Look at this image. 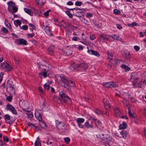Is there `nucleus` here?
Instances as JSON below:
<instances>
[{"mask_svg": "<svg viewBox=\"0 0 146 146\" xmlns=\"http://www.w3.org/2000/svg\"><path fill=\"white\" fill-rule=\"evenodd\" d=\"M103 102L104 108L106 110H108L110 107L108 100L106 98H104L103 100Z\"/></svg>", "mask_w": 146, "mask_h": 146, "instance_id": "4468645a", "label": "nucleus"}, {"mask_svg": "<svg viewBox=\"0 0 146 146\" xmlns=\"http://www.w3.org/2000/svg\"><path fill=\"white\" fill-rule=\"evenodd\" d=\"M60 76L61 79L60 83L61 86L66 88L68 89V80H67L66 76L63 74H61Z\"/></svg>", "mask_w": 146, "mask_h": 146, "instance_id": "f03ea898", "label": "nucleus"}, {"mask_svg": "<svg viewBox=\"0 0 146 146\" xmlns=\"http://www.w3.org/2000/svg\"><path fill=\"white\" fill-rule=\"evenodd\" d=\"M35 146H41V143L39 141H36L35 142Z\"/></svg>", "mask_w": 146, "mask_h": 146, "instance_id": "5fc2aeb1", "label": "nucleus"}, {"mask_svg": "<svg viewBox=\"0 0 146 146\" xmlns=\"http://www.w3.org/2000/svg\"><path fill=\"white\" fill-rule=\"evenodd\" d=\"M4 117L6 122L7 123L10 124L12 122V121L10 120L11 117L9 114H6L5 115Z\"/></svg>", "mask_w": 146, "mask_h": 146, "instance_id": "f3484780", "label": "nucleus"}, {"mask_svg": "<svg viewBox=\"0 0 146 146\" xmlns=\"http://www.w3.org/2000/svg\"><path fill=\"white\" fill-rule=\"evenodd\" d=\"M13 81L11 80H8L7 81L6 88L11 91H13L15 90Z\"/></svg>", "mask_w": 146, "mask_h": 146, "instance_id": "6e6552de", "label": "nucleus"}, {"mask_svg": "<svg viewBox=\"0 0 146 146\" xmlns=\"http://www.w3.org/2000/svg\"><path fill=\"white\" fill-rule=\"evenodd\" d=\"M69 26H70V28L73 30L76 29L77 28V27H74L71 25H69Z\"/></svg>", "mask_w": 146, "mask_h": 146, "instance_id": "69168bd1", "label": "nucleus"}, {"mask_svg": "<svg viewBox=\"0 0 146 146\" xmlns=\"http://www.w3.org/2000/svg\"><path fill=\"white\" fill-rule=\"evenodd\" d=\"M12 99V96H9L6 98V100L9 102H11Z\"/></svg>", "mask_w": 146, "mask_h": 146, "instance_id": "13d9d810", "label": "nucleus"}, {"mask_svg": "<svg viewBox=\"0 0 146 146\" xmlns=\"http://www.w3.org/2000/svg\"><path fill=\"white\" fill-rule=\"evenodd\" d=\"M42 111L40 110H37L35 111V116L36 118L39 121L42 120Z\"/></svg>", "mask_w": 146, "mask_h": 146, "instance_id": "f8f14e48", "label": "nucleus"}, {"mask_svg": "<svg viewBox=\"0 0 146 146\" xmlns=\"http://www.w3.org/2000/svg\"><path fill=\"white\" fill-rule=\"evenodd\" d=\"M138 77L137 74L132 75L131 78V81L133 83L134 86H136L138 81Z\"/></svg>", "mask_w": 146, "mask_h": 146, "instance_id": "9b49d317", "label": "nucleus"}, {"mask_svg": "<svg viewBox=\"0 0 146 146\" xmlns=\"http://www.w3.org/2000/svg\"><path fill=\"white\" fill-rule=\"evenodd\" d=\"M47 72L44 71L43 72H40L39 73V74L40 75H41L42 76H43V77L44 78H45L46 77V76H47Z\"/></svg>", "mask_w": 146, "mask_h": 146, "instance_id": "37998d69", "label": "nucleus"}, {"mask_svg": "<svg viewBox=\"0 0 146 146\" xmlns=\"http://www.w3.org/2000/svg\"><path fill=\"white\" fill-rule=\"evenodd\" d=\"M95 112L98 115H100L102 114H104L105 115H106V112L102 111L100 109L97 108L94 110Z\"/></svg>", "mask_w": 146, "mask_h": 146, "instance_id": "a211bd4d", "label": "nucleus"}, {"mask_svg": "<svg viewBox=\"0 0 146 146\" xmlns=\"http://www.w3.org/2000/svg\"><path fill=\"white\" fill-rule=\"evenodd\" d=\"M93 14L92 13H88L86 14V16L88 18H90L92 17Z\"/></svg>", "mask_w": 146, "mask_h": 146, "instance_id": "680f3d73", "label": "nucleus"}, {"mask_svg": "<svg viewBox=\"0 0 146 146\" xmlns=\"http://www.w3.org/2000/svg\"><path fill=\"white\" fill-rule=\"evenodd\" d=\"M110 37L114 39L118 40L119 36L118 35H114L113 36H111Z\"/></svg>", "mask_w": 146, "mask_h": 146, "instance_id": "79ce46f5", "label": "nucleus"}, {"mask_svg": "<svg viewBox=\"0 0 146 146\" xmlns=\"http://www.w3.org/2000/svg\"><path fill=\"white\" fill-rule=\"evenodd\" d=\"M113 13L116 15L119 14L120 13V11L117 9H115L114 10Z\"/></svg>", "mask_w": 146, "mask_h": 146, "instance_id": "8fccbe9b", "label": "nucleus"}, {"mask_svg": "<svg viewBox=\"0 0 146 146\" xmlns=\"http://www.w3.org/2000/svg\"><path fill=\"white\" fill-rule=\"evenodd\" d=\"M15 44L18 45H25L27 44V41L23 38L17 39L15 41Z\"/></svg>", "mask_w": 146, "mask_h": 146, "instance_id": "9d476101", "label": "nucleus"}, {"mask_svg": "<svg viewBox=\"0 0 146 146\" xmlns=\"http://www.w3.org/2000/svg\"><path fill=\"white\" fill-rule=\"evenodd\" d=\"M44 87L45 89L47 90H48L50 88V87L48 84H47L46 83L44 85Z\"/></svg>", "mask_w": 146, "mask_h": 146, "instance_id": "bf43d9fd", "label": "nucleus"}, {"mask_svg": "<svg viewBox=\"0 0 146 146\" xmlns=\"http://www.w3.org/2000/svg\"><path fill=\"white\" fill-rule=\"evenodd\" d=\"M78 64L73 63L70 66V68L72 70L76 69L78 70Z\"/></svg>", "mask_w": 146, "mask_h": 146, "instance_id": "b1692460", "label": "nucleus"}, {"mask_svg": "<svg viewBox=\"0 0 146 146\" xmlns=\"http://www.w3.org/2000/svg\"><path fill=\"white\" fill-rule=\"evenodd\" d=\"M87 52L90 55H93L95 56L99 57L100 56V54L97 51L93 50H88Z\"/></svg>", "mask_w": 146, "mask_h": 146, "instance_id": "2eb2a0df", "label": "nucleus"}, {"mask_svg": "<svg viewBox=\"0 0 146 146\" xmlns=\"http://www.w3.org/2000/svg\"><path fill=\"white\" fill-rule=\"evenodd\" d=\"M90 39L92 40L96 38L95 36L93 34H91L90 35Z\"/></svg>", "mask_w": 146, "mask_h": 146, "instance_id": "6e6d98bb", "label": "nucleus"}, {"mask_svg": "<svg viewBox=\"0 0 146 146\" xmlns=\"http://www.w3.org/2000/svg\"><path fill=\"white\" fill-rule=\"evenodd\" d=\"M56 123L57 129L60 131L64 132L65 129L64 123L62 121H59L58 120H56Z\"/></svg>", "mask_w": 146, "mask_h": 146, "instance_id": "20e7f679", "label": "nucleus"}, {"mask_svg": "<svg viewBox=\"0 0 146 146\" xmlns=\"http://www.w3.org/2000/svg\"><path fill=\"white\" fill-rule=\"evenodd\" d=\"M5 26L8 27L9 29H11L12 28L10 23L8 21L6 20L5 21Z\"/></svg>", "mask_w": 146, "mask_h": 146, "instance_id": "2f4dec72", "label": "nucleus"}, {"mask_svg": "<svg viewBox=\"0 0 146 146\" xmlns=\"http://www.w3.org/2000/svg\"><path fill=\"white\" fill-rule=\"evenodd\" d=\"M95 126L98 128L102 129L103 128L101 122L99 120H98L97 122L95 123Z\"/></svg>", "mask_w": 146, "mask_h": 146, "instance_id": "5701e85b", "label": "nucleus"}, {"mask_svg": "<svg viewBox=\"0 0 146 146\" xmlns=\"http://www.w3.org/2000/svg\"><path fill=\"white\" fill-rule=\"evenodd\" d=\"M127 127L126 123L124 122H123L121 124L119 125V128L120 129H124Z\"/></svg>", "mask_w": 146, "mask_h": 146, "instance_id": "bb28decb", "label": "nucleus"}, {"mask_svg": "<svg viewBox=\"0 0 146 146\" xmlns=\"http://www.w3.org/2000/svg\"><path fill=\"white\" fill-rule=\"evenodd\" d=\"M121 67L124 69L126 71H129L130 69V68L129 67L124 64L122 65L121 66Z\"/></svg>", "mask_w": 146, "mask_h": 146, "instance_id": "72a5a7b5", "label": "nucleus"}, {"mask_svg": "<svg viewBox=\"0 0 146 146\" xmlns=\"http://www.w3.org/2000/svg\"><path fill=\"white\" fill-rule=\"evenodd\" d=\"M26 111L27 112L26 113L28 115V117L32 118L33 117V114L31 111Z\"/></svg>", "mask_w": 146, "mask_h": 146, "instance_id": "e433bc0d", "label": "nucleus"}, {"mask_svg": "<svg viewBox=\"0 0 146 146\" xmlns=\"http://www.w3.org/2000/svg\"><path fill=\"white\" fill-rule=\"evenodd\" d=\"M125 57L126 60L127 61H131V55L129 52H128L125 55Z\"/></svg>", "mask_w": 146, "mask_h": 146, "instance_id": "cd10ccee", "label": "nucleus"}, {"mask_svg": "<svg viewBox=\"0 0 146 146\" xmlns=\"http://www.w3.org/2000/svg\"><path fill=\"white\" fill-rule=\"evenodd\" d=\"M128 114H129V117H131V118H134V117L133 115L131 113V111L130 110V108H128Z\"/></svg>", "mask_w": 146, "mask_h": 146, "instance_id": "ea45409f", "label": "nucleus"}, {"mask_svg": "<svg viewBox=\"0 0 146 146\" xmlns=\"http://www.w3.org/2000/svg\"><path fill=\"white\" fill-rule=\"evenodd\" d=\"M120 134L122 135L123 138L125 139L127 137L128 133L127 131L123 130L120 132Z\"/></svg>", "mask_w": 146, "mask_h": 146, "instance_id": "412c9836", "label": "nucleus"}, {"mask_svg": "<svg viewBox=\"0 0 146 146\" xmlns=\"http://www.w3.org/2000/svg\"><path fill=\"white\" fill-rule=\"evenodd\" d=\"M44 29L46 33L48 35L51 36L53 35V34L51 31L50 30L49 27L44 28Z\"/></svg>", "mask_w": 146, "mask_h": 146, "instance_id": "6ab92c4d", "label": "nucleus"}, {"mask_svg": "<svg viewBox=\"0 0 146 146\" xmlns=\"http://www.w3.org/2000/svg\"><path fill=\"white\" fill-rule=\"evenodd\" d=\"M12 10H13V11H12V13H15L17 12L18 10V8L17 7L15 6L14 7L12 8Z\"/></svg>", "mask_w": 146, "mask_h": 146, "instance_id": "49530a36", "label": "nucleus"}, {"mask_svg": "<svg viewBox=\"0 0 146 146\" xmlns=\"http://www.w3.org/2000/svg\"><path fill=\"white\" fill-rule=\"evenodd\" d=\"M80 38L78 37L74 36L72 38V41H77L80 40Z\"/></svg>", "mask_w": 146, "mask_h": 146, "instance_id": "603ef678", "label": "nucleus"}, {"mask_svg": "<svg viewBox=\"0 0 146 146\" xmlns=\"http://www.w3.org/2000/svg\"><path fill=\"white\" fill-rule=\"evenodd\" d=\"M1 66L3 70L7 72L11 71L13 69L12 66H11L6 62H4L1 64Z\"/></svg>", "mask_w": 146, "mask_h": 146, "instance_id": "7ed1b4c3", "label": "nucleus"}, {"mask_svg": "<svg viewBox=\"0 0 146 146\" xmlns=\"http://www.w3.org/2000/svg\"><path fill=\"white\" fill-rule=\"evenodd\" d=\"M1 32L4 34H7L8 32V30L5 27H3L1 29Z\"/></svg>", "mask_w": 146, "mask_h": 146, "instance_id": "7c9ffc66", "label": "nucleus"}, {"mask_svg": "<svg viewBox=\"0 0 146 146\" xmlns=\"http://www.w3.org/2000/svg\"><path fill=\"white\" fill-rule=\"evenodd\" d=\"M24 10L26 13L29 14H30L31 13V10L29 9L25 8L24 9Z\"/></svg>", "mask_w": 146, "mask_h": 146, "instance_id": "de8ad7c7", "label": "nucleus"}, {"mask_svg": "<svg viewBox=\"0 0 146 146\" xmlns=\"http://www.w3.org/2000/svg\"><path fill=\"white\" fill-rule=\"evenodd\" d=\"M134 48L136 51H139V50L140 48L138 46H134Z\"/></svg>", "mask_w": 146, "mask_h": 146, "instance_id": "774afa93", "label": "nucleus"}, {"mask_svg": "<svg viewBox=\"0 0 146 146\" xmlns=\"http://www.w3.org/2000/svg\"><path fill=\"white\" fill-rule=\"evenodd\" d=\"M145 83H146V80H144L143 81L142 80L140 82H138L137 83V85L135 86L136 87H138L141 88L143 86V85Z\"/></svg>", "mask_w": 146, "mask_h": 146, "instance_id": "aec40b11", "label": "nucleus"}, {"mask_svg": "<svg viewBox=\"0 0 146 146\" xmlns=\"http://www.w3.org/2000/svg\"><path fill=\"white\" fill-rule=\"evenodd\" d=\"M96 136L100 141L105 143H109L111 139L109 136L106 134L104 135L103 134H98Z\"/></svg>", "mask_w": 146, "mask_h": 146, "instance_id": "f257e3e1", "label": "nucleus"}, {"mask_svg": "<svg viewBox=\"0 0 146 146\" xmlns=\"http://www.w3.org/2000/svg\"><path fill=\"white\" fill-rule=\"evenodd\" d=\"M48 54L51 56H52L54 53V47L53 45H51L48 49Z\"/></svg>", "mask_w": 146, "mask_h": 146, "instance_id": "dca6fc26", "label": "nucleus"}, {"mask_svg": "<svg viewBox=\"0 0 146 146\" xmlns=\"http://www.w3.org/2000/svg\"><path fill=\"white\" fill-rule=\"evenodd\" d=\"M84 125L85 127L87 128H93V126L92 125L90 124L88 121H86Z\"/></svg>", "mask_w": 146, "mask_h": 146, "instance_id": "393cba45", "label": "nucleus"}, {"mask_svg": "<svg viewBox=\"0 0 146 146\" xmlns=\"http://www.w3.org/2000/svg\"><path fill=\"white\" fill-rule=\"evenodd\" d=\"M82 4V2L81 1H76L75 3V5L77 6H80Z\"/></svg>", "mask_w": 146, "mask_h": 146, "instance_id": "864d4df0", "label": "nucleus"}, {"mask_svg": "<svg viewBox=\"0 0 146 146\" xmlns=\"http://www.w3.org/2000/svg\"><path fill=\"white\" fill-rule=\"evenodd\" d=\"M13 59L15 61V63L17 64H19V58L17 57L14 56V57Z\"/></svg>", "mask_w": 146, "mask_h": 146, "instance_id": "4c0bfd02", "label": "nucleus"}, {"mask_svg": "<svg viewBox=\"0 0 146 146\" xmlns=\"http://www.w3.org/2000/svg\"><path fill=\"white\" fill-rule=\"evenodd\" d=\"M7 3L8 6L7 9L8 11L13 13L12 10L11 8L15 5V3L11 1H10L8 2Z\"/></svg>", "mask_w": 146, "mask_h": 146, "instance_id": "ddd939ff", "label": "nucleus"}, {"mask_svg": "<svg viewBox=\"0 0 146 146\" xmlns=\"http://www.w3.org/2000/svg\"><path fill=\"white\" fill-rule=\"evenodd\" d=\"M102 84L104 86L107 88H116L118 86V84L117 83L113 82H104Z\"/></svg>", "mask_w": 146, "mask_h": 146, "instance_id": "39448f33", "label": "nucleus"}, {"mask_svg": "<svg viewBox=\"0 0 146 146\" xmlns=\"http://www.w3.org/2000/svg\"><path fill=\"white\" fill-rule=\"evenodd\" d=\"M100 38L101 39H103V40H108V38H107V35L104 33L101 34L100 35Z\"/></svg>", "mask_w": 146, "mask_h": 146, "instance_id": "a878e982", "label": "nucleus"}, {"mask_svg": "<svg viewBox=\"0 0 146 146\" xmlns=\"http://www.w3.org/2000/svg\"><path fill=\"white\" fill-rule=\"evenodd\" d=\"M65 12L70 18H72V15L71 13H70V11H65Z\"/></svg>", "mask_w": 146, "mask_h": 146, "instance_id": "a19ab883", "label": "nucleus"}, {"mask_svg": "<svg viewBox=\"0 0 146 146\" xmlns=\"http://www.w3.org/2000/svg\"><path fill=\"white\" fill-rule=\"evenodd\" d=\"M59 95L61 99L64 101L65 103H66V101L68 100L71 101L70 98L66 95L63 91H60L59 92Z\"/></svg>", "mask_w": 146, "mask_h": 146, "instance_id": "423d86ee", "label": "nucleus"}, {"mask_svg": "<svg viewBox=\"0 0 146 146\" xmlns=\"http://www.w3.org/2000/svg\"><path fill=\"white\" fill-rule=\"evenodd\" d=\"M114 112L118 115H119L120 114V112L119 110L117 108H115L114 110Z\"/></svg>", "mask_w": 146, "mask_h": 146, "instance_id": "c03bdc74", "label": "nucleus"}, {"mask_svg": "<svg viewBox=\"0 0 146 146\" xmlns=\"http://www.w3.org/2000/svg\"><path fill=\"white\" fill-rule=\"evenodd\" d=\"M108 57V58L111 60L112 58L113 54L111 52H110L108 51L107 52Z\"/></svg>", "mask_w": 146, "mask_h": 146, "instance_id": "c9c22d12", "label": "nucleus"}, {"mask_svg": "<svg viewBox=\"0 0 146 146\" xmlns=\"http://www.w3.org/2000/svg\"><path fill=\"white\" fill-rule=\"evenodd\" d=\"M68 88H69V86H70L71 87H74V86L75 85L74 82L72 80H68Z\"/></svg>", "mask_w": 146, "mask_h": 146, "instance_id": "c756f323", "label": "nucleus"}, {"mask_svg": "<svg viewBox=\"0 0 146 146\" xmlns=\"http://www.w3.org/2000/svg\"><path fill=\"white\" fill-rule=\"evenodd\" d=\"M28 125L29 126H31V127H35V129H36L37 126L35 125L34 124H33L31 123H28Z\"/></svg>", "mask_w": 146, "mask_h": 146, "instance_id": "09e8293b", "label": "nucleus"}, {"mask_svg": "<svg viewBox=\"0 0 146 146\" xmlns=\"http://www.w3.org/2000/svg\"><path fill=\"white\" fill-rule=\"evenodd\" d=\"M64 141L66 143H68L70 141V139L69 137H66L64 139Z\"/></svg>", "mask_w": 146, "mask_h": 146, "instance_id": "052dcab7", "label": "nucleus"}, {"mask_svg": "<svg viewBox=\"0 0 146 146\" xmlns=\"http://www.w3.org/2000/svg\"><path fill=\"white\" fill-rule=\"evenodd\" d=\"M14 23L16 27H18V25L20 26L21 22V21L19 20H17L14 21Z\"/></svg>", "mask_w": 146, "mask_h": 146, "instance_id": "473e14b6", "label": "nucleus"}, {"mask_svg": "<svg viewBox=\"0 0 146 146\" xmlns=\"http://www.w3.org/2000/svg\"><path fill=\"white\" fill-rule=\"evenodd\" d=\"M82 21L86 25H89V22L87 20H86L84 18H82Z\"/></svg>", "mask_w": 146, "mask_h": 146, "instance_id": "3c124183", "label": "nucleus"}, {"mask_svg": "<svg viewBox=\"0 0 146 146\" xmlns=\"http://www.w3.org/2000/svg\"><path fill=\"white\" fill-rule=\"evenodd\" d=\"M50 11V10H48L44 12V15L46 17H47L49 15V13Z\"/></svg>", "mask_w": 146, "mask_h": 146, "instance_id": "4d7b16f0", "label": "nucleus"}, {"mask_svg": "<svg viewBox=\"0 0 146 146\" xmlns=\"http://www.w3.org/2000/svg\"><path fill=\"white\" fill-rule=\"evenodd\" d=\"M94 24L97 28H101L102 26L101 23L95 21L94 22Z\"/></svg>", "mask_w": 146, "mask_h": 146, "instance_id": "f704fd0d", "label": "nucleus"}, {"mask_svg": "<svg viewBox=\"0 0 146 146\" xmlns=\"http://www.w3.org/2000/svg\"><path fill=\"white\" fill-rule=\"evenodd\" d=\"M27 35L29 38H31L35 36V34L34 33H33L31 34H27Z\"/></svg>", "mask_w": 146, "mask_h": 146, "instance_id": "e2e57ef3", "label": "nucleus"}, {"mask_svg": "<svg viewBox=\"0 0 146 146\" xmlns=\"http://www.w3.org/2000/svg\"><path fill=\"white\" fill-rule=\"evenodd\" d=\"M40 121L39 124L41 127L43 128H44L46 127V124L43 121H42V120Z\"/></svg>", "mask_w": 146, "mask_h": 146, "instance_id": "a18cd8bd", "label": "nucleus"}, {"mask_svg": "<svg viewBox=\"0 0 146 146\" xmlns=\"http://www.w3.org/2000/svg\"><path fill=\"white\" fill-rule=\"evenodd\" d=\"M5 109L7 110H9L14 114L16 115L17 113V111L14 107L10 104L6 105Z\"/></svg>", "mask_w": 146, "mask_h": 146, "instance_id": "0eeeda50", "label": "nucleus"}, {"mask_svg": "<svg viewBox=\"0 0 146 146\" xmlns=\"http://www.w3.org/2000/svg\"><path fill=\"white\" fill-rule=\"evenodd\" d=\"M45 2L46 0H36L35 3L37 5L40 4V5L42 6Z\"/></svg>", "mask_w": 146, "mask_h": 146, "instance_id": "4be33fe9", "label": "nucleus"}, {"mask_svg": "<svg viewBox=\"0 0 146 146\" xmlns=\"http://www.w3.org/2000/svg\"><path fill=\"white\" fill-rule=\"evenodd\" d=\"M3 140L6 142H8L9 141V139L7 137L4 136L3 137Z\"/></svg>", "mask_w": 146, "mask_h": 146, "instance_id": "0e129e2a", "label": "nucleus"}, {"mask_svg": "<svg viewBox=\"0 0 146 146\" xmlns=\"http://www.w3.org/2000/svg\"><path fill=\"white\" fill-rule=\"evenodd\" d=\"M20 28L23 30H26L28 29V27L27 25H24L22 26H20Z\"/></svg>", "mask_w": 146, "mask_h": 146, "instance_id": "58836bf2", "label": "nucleus"}, {"mask_svg": "<svg viewBox=\"0 0 146 146\" xmlns=\"http://www.w3.org/2000/svg\"><path fill=\"white\" fill-rule=\"evenodd\" d=\"M88 66V64L85 63L78 64V70L84 71L87 69Z\"/></svg>", "mask_w": 146, "mask_h": 146, "instance_id": "1a4fd4ad", "label": "nucleus"}, {"mask_svg": "<svg viewBox=\"0 0 146 146\" xmlns=\"http://www.w3.org/2000/svg\"><path fill=\"white\" fill-rule=\"evenodd\" d=\"M84 119L83 118H77L76 122L78 123V124L82 123H84Z\"/></svg>", "mask_w": 146, "mask_h": 146, "instance_id": "c85d7f7f", "label": "nucleus"}, {"mask_svg": "<svg viewBox=\"0 0 146 146\" xmlns=\"http://www.w3.org/2000/svg\"><path fill=\"white\" fill-rule=\"evenodd\" d=\"M58 98H60L58 97H57L56 96L54 95L53 96V100H54L56 102L58 101Z\"/></svg>", "mask_w": 146, "mask_h": 146, "instance_id": "338daca9", "label": "nucleus"}]
</instances>
